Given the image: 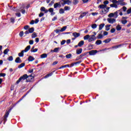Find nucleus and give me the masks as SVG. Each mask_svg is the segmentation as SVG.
<instances>
[{
    "label": "nucleus",
    "instance_id": "obj_6",
    "mask_svg": "<svg viewBox=\"0 0 131 131\" xmlns=\"http://www.w3.org/2000/svg\"><path fill=\"white\" fill-rule=\"evenodd\" d=\"M107 21L111 24H113L114 22H116V19H115V18H107Z\"/></svg>",
    "mask_w": 131,
    "mask_h": 131
},
{
    "label": "nucleus",
    "instance_id": "obj_45",
    "mask_svg": "<svg viewBox=\"0 0 131 131\" xmlns=\"http://www.w3.org/2000/svg\"><path fill=\"white\" fill-rule=\"evenodd\" d=\"M86 55V53H83V54H81L79 56V59H81L82 57H83L84 56Z\"/></svg>",
    "mask_w": 131,
    "mask_h": 131
},
{
    "label": "nucleus",
    "instance_id": "obj_12",
    "mask_svg": "<svg viewBox=\"0 0 131 131\" xmlns=\"http://www.w3.org/2000/svg\"><path fill=\"white\" fill-rule=\"evenodd\" d=\"M81 53H82V49L80 48L76 50V54H77V55H80Z\"/></svg>",
    "mask_w": 131,
    "mask_h": 131
},
{
    "label": "nucleus",
    "instance_id": "obj_56",
    "mask_svg": "<svg viewBox=\"0 0 131 131\" xmlns=\"http://www.w3.org/2000/svg\"><path fill=\"white\" fill-rule=\"evenodd\" d=\"M55 32H56V33H59L60 32H61V30L56 29L55 30Z\"/></svg>",
    "mask_w": 131,
    "mask_h": 131
},
{
    "label": "nucleus",
    "instance_id": "obj_8",
    "mask_svg": "<svg viewBox=\"0 0 131 131\" xmlns=\"http://www.w3.org/2000/svg\"><path fill=\"white\" fill-rule=\"evenodd\" d=\"M15 63H22V60L20 57H18L15 59Z\"/></svg>",
    "mask_w": 131,
    "mask_h": 131
},
{
    "label": "nucleus",
    "instance_id": "obj_10",
    "mask_svg": "<svg viewBox=\"0 0 131 131\" xmlns=\"http://www.w3.org/2000/svg\"><path fill=\"white\" fill-rule=\"evenodd\" d=\"M88 12H83L82 13H81L80 16L79 17V19L82 18L83 17H84V16L86 15V14H88Z\"/></svg>",
    "mask_w": 131,
    "mask_h": 131
},
{
    "label": "nucleus",
    "instance_id": "obj_7",
    "mask_svg": "<svg viewBox=\"0 0 131 131\" xmlns=\"http://www.w3.org/2000/svg\"><path fill=\"white\" fill-rule=\"evenodd\" d=\"M73 35L74 37L77 38V37H79V36H80V33L77 32H74L73 33Z\"/></svg>",
    "mask_w": 131,
    "mask_h": 131
},
{
    "label": "nucleus",
    "instance_id": "obj_47",
    "mask_svg": "<svg viewBox=\"0 0 131 131\" xmlns=\"http://www.w3.org/2000/svg\"><path fill=\"white\" fill-rule=\"evenodd\" d=\"M5 77L6 76V73H0V77Z\"/></svg>",
    "mask_w": 131,
    "mask_h": 131
},
{
    "label": "nucleus",
    "instance_id": "obj_1",
    "mask_svg": "<svg viewBox=\"0 0 131 131\" xmlns=\"http://www.w3.org/2000/svg\"><path fill=\"white\" fill-rule=\"evenodd\" d=\"M25 79H26V82H30V81H31V79H28V75H27V74H24L20 77L18 80L16 81L15 84H18L22 80H25Z\"/></svg>",
    "mask_w": 131,
    "mask_h": 131
},
{
    "label": "nucleus",
    "instance_id": "obj_9",
    "mask_svg": "<svg viewBox=\"0 0 131 131\" xmlns=\"http://www.w3.org/2000/svg\"><path fill=\"white\" fill-rule=\"evenodd\" d=\"M34 57H33V56H30L28 58V60L29 61V62H32V61H34Z\"/></svg>",
    "mask_w": 131,
    "mask_h": 131
},
{
    "label": "nucleus",
    "instance_id": "obj_61",
    "mask_svg": "<svg viewBox=\"0 0 131 131\" xmlns=\"http://www.w3.org/2000/svg\"><path fill=\"white\" fill-rule=\"evenodd\" d=\"M45 15V14L42 13H40V14H39V17H42V16H43Z\"/></svg>",
    "mask_w": 131,
    "mask_h": 131
},
{
    "label": "nucleus",
    "instance_id": "obj_3",
    "mask_svg": "<svg viewBox=\"0 0 131 131\" xmlns=\"http://www.w3.org/2000/svg\"><path fill=\"white\" fill-rule=\"evenodd\" d=\"M97 39V37L95 36V35H90L89 39L88 40L89 42L92 41H94V40H96Z\"/></svg>",
    "mask_w": 131,
    "mask_h": 131
},
{
    "label": "nucleus",
    "instance_id": "obj_19",
    "mask_svg": "<svg viewBox=\"0 0 131 131\" xmlns=\"http://www.w3.org/2000/svg\"><path fill=\"white\" fill-rule=\"evenodd\" d=\"M50 12L51 13V16L54 15V14H55V12H54V9L53 8H50Z\"/></svg>",
    "mask_w": 131,
    "mask_h": 131
},
{
    "label": "nucleus",
    "instance_id": "obj_51",
    "mask_svg": "<svg viewBox=\"0 0 131 131\" xmlns=\"http://www.w3.org/2000/svg\"><path fill=\"white\" fill-rule=\"evenodd\" d=\"M16 16L17 17H21V13L20 12L17 13L15 14Z\"/></svg>",
    "mask_w": 131,
    "mask_h": 131
},
{
    "label": "nucleus",
    "instance_id": "obj_24",
    "mask_svg": "<svg viewBox=\"0 0 131 131\" xmlns=\"http://www.w3.org/2000/svg\"><path fill=\"white\" fill-rule=\"evenodd\" d=\"M102 43V40H97L96 41V45H97V46H99V45H101Z\"/></svg>",
    "mask_w": 131,
    "mask_h": 131
},
{
    "label": "nucleus",
    "instance_id": "obj_21",
    "mask_svg": "<svg viewBox=\"0 0 131 131\" xmlns=\"http://www.w3.org/2000/svg\"><path fill=\"white\" fill-rule=\"evenodd\" d=\"M83 38H84V40H87L88 39L89 40L90 39V35H86L84 36Z\"/></svg>",
    "mask_w": 131,
    "mask_h": 131
},
{
    "label": "nucleus",
    "instance_id": "obj_49",
    "mask_svg": "<svg viewBox=\"0 0 131 131\" xmlns=\"http://www.w3.org/2000/svg\"><path fill=\"white\" fill-rule=\"evenodd\" d=\"M131 13V8L127 10V14H130Z\"/></svg>",
    "mask_w": 131,
    "mask_h": 131
},
{
    "label": "nucleus",
    "instance_id": "obj_22",
    "mask_svg": "<svg viewBox=\"0 0 131 131\" xmlns=\"http://www.w3.org/2000/svg\"><path fill=\"white\" fill-rule=\"evenodd\" d=\"M111 41V38H108L103 41V42H105V43H108V42H110Z\"/></svg>",
    "mask_w": 131,
    "mask_h": 131
},
{
    "label": "nucleus",
    "instance_id": "obj_5",
    "mask_svg": "<svg viewBox=\"0 0 131 131\" xmlns=\"http://www.w3.org/2000/svg\"><path fill=\"white\" fill-rule=\"evenodd\" d=\"M40 11L41 12H44L46 14L47 13H48V12H50V9L47 10L44 7H41L40 8Z\"/></svg>",
    "mask_w": 131,
    "mask_h": 131
},
{
    "label": "nucleus",
    "instance_id": "obj_23",
    "mask_svg": "<svg viewBox=\"0 0 131 131\" xmlns=\"http://www.w3.org/2000/svg\"><path fill=\"white\" fill-rule=\"evenodd\" d=\"M35 37H37V35L36 33L34 32L33 34H32V38H35Z\"/></svg>",
    "mask_w": 131,
    "mask_h": 131
},
{
    "label": "nucleus",
    "instance_id": "obj_27",
    "mask_svg": "<svg viewBox=\"0 0 131 131\" xmlns=\"http://www.w3.org/2000/svg\"><path fill=\"white\" fill-rule=\"evenodd\" d=\"M97 38H98V39H102V38H103V35L101 34H98V36L97 37Z\"/></svg>",
    "mask_w": 131,
    "mask_h": 131
},
{
    "label": "nucleus",
    "instance_id": "obj_28",
    "mask_svg": "<svg viewBox=\"0 0 131 131\" xmlns=\"http://www.w3.org/2000/svg\"><path fill=\"white\" fill-rule=\"evenodd\" d=\"M67 28V26H64L60 30L61 32H63V31H65Z\"/></svg>",
    "mask_w": 131,
    "mask_h": 131
},
{
    "label": "nucleus",
    "instance_id": "obj_33",
    "mask_svg": "<svg viewBox=\"0 0 131 131\" xmlns=\"http://www.w3.org/2000/svg\"><path fill=\"white\" fill-rule=\"evenodd\" d=\"M72 55L71 54H69L66 56L67 59H70L72 57Z\"/></svg>",
    "mask_w": 131,
    "mask_h": 131
},
{
    "label": "nucleus",
    "instance_id": "obj_43",
    "mask_svg": "<svg viewBox=\"0 0 131 131\" xmlns=\"http://www.w3.org/2000/svg\"><path fill=\"white\" fill-rule=\"evenodd\" d=\"M24 28L25 29V30H27V29H29V28H30V27H29L28 25H27L25 26Z\"/></svg>",
    "mask_w": 131,
    "mask_h": 131
},
{
    "label": "nucleus",
    "instance_id": "obj_62",
    "mask_svg": "<svg viewBox=\"0 0 131 131\" xmlns=\"http://www.w3.org/2000/svg\"><path fill=\"white\" fill-rule=\"evenodd\" d=\"M70 42H71V40L70 39H68L67 40V43L68 45L69 43H70Z\"/></svg>",
    "mask_w": 131,
    "mask_h": 131
},
{
    "label": "nucleus",
    "instance_id": "obj_57",
    "mask_svg": "<svg viewBox=\"0 0 131 131\" xmlns=\"http://www.w3.org/2000/svg\"><path fill=\"white\" fill-rule=\"evenodd\" d=\"M28 72L29 73H32L33 72V69L29 70Z\"/></svg>",
    "mask_w": 131,
    "mask_h": 131
},
{
    "label": "nucleus",
    "instance_id": "obj_38",
    "mask_svg": "<svg viewBox=\"0 0 131 131\" xmlns=\"http://www.w3.org/2000/svg\"><path fill=\"white\" fill-rule=\"evenodd\" d=\"M65 67H69V64L62 66L59 68V69H61V68H65Z\"/></svg>",
    "mask_w": 131,
    "mask_h": 131
},
{
    "label": "nucleus",
    "instance_id": "obj_37",
    "mask_svg": "<svg viewBox=\"0 0 131 131\" xmlns=\"http://www.w3.org/2000/svg\"><path fill=\"white\" fill-rule=\"evenodd\" d=\"M113 14H114V16H115V18H117V17H118V12L117 11L115 12Z\"/></svg>",
    "mask_w": 131,
    "mask_h": 131
},
{
    "label": "nucleus",
    "instance_id": "obj_64",
    "mask_svg": "<svg viewBox=\"0 0 131 131\" xmlns=\"http://www.w3.org/2000/svg\"><path fill=\"white\" fill-rule=\"evenodd\" d=\"M103 35H108V32L104 31V32H103Z\"/></svg>",
    "mask_w": 131,
    "mask_h": 131
},
{
    "label": "nucleus",
    "instance_id": "obj_4",
    "mask_svg": "<svg viewBox=\"0 0 131 131\" xmlns=\"http://www.w3.org/2000/svg\"><path fill=\"white\" fill-rule=\"evenodd\" d=\"M98 53V51L97 50H91L89 52V55L90 56H93L94 55H96Z\"/></svg>",
    "mask_w": 131,
    "mask_h": 131
},
{
    "label": "nucleus",
    "instance_id": "obj_58",
    "mask_svg": "<svg viewBox=\"0 0 131 131\" xmlns=\"http://www.w3.org/2000/svg\"><path fill=\"white\" fill-rule=\"evenodd\" d=\"M48 77H50V74H48L47 75L44 76V78H48Z\"/></svg>",
    "mask_w": 131,
    "mask_h": 131
},
{
    "label": "nucleus",
    "instance_id": "obj_34",
    "mask_svg": "<svg viewBox=\"0 0 131 131\" xmlns=\"http://www.w3.org/2000/svg\"><path fill=\"white\" fill-rule=\"evenodd\" d=\"M91 27H92V28H93V29H95L97 28V24H93L91 26Z\"/></svg>",
    "mask_w": 131,
    "mask_h": 131
},
{
    "label": "nucleus",
    "instance_id": "obj_30",
    "mask_svg": "<svg viewBox=\"0 0 131 131\" xmlns=\"http://www.w3.org/2000/svg\"><path fill=\"white\" fill-rule=\"evenodd\" d=\"M25 66V63H22L20 65L18 66V68H22Z\"/></svg>",
    "mask_w": 131,
    "mask_h": 131
},
{
    "label": "nucleus",
    "instance_id": "obj_31",
    "mask_svg": "<svg viewBox=\"0 0 131 131\" xmlns=\"http://www.w3.org/2000/svg\"><path fill=\"white\" fill-rule=\"evenodd\" d=\"M110 7H111V8H117V5L115 4H113L110 5Z\"/></svg>",
    "mask_w": 131,
    "mask_h": 131
},
{
    "label": "nucleus",
    "instance_id": "obj_36",
    "mask_svg": "<svg viewBox=\"0 0 131 131\" xmlns=\"http://www.w3.org/2000/svg\"><path fill=\"white\" fill-rule=\"evenodd\" d=\"M73 5H77V4H78V0H74L73 2Z\"/></svg>",
    "mask_w": 131,
    "mask_h": 131
},
{
    "label": "nucleus",
    "instance_id": "obj_53",
    "mask_svg": "<svg viewBox=\"0 0 131 131\" xmlns=\"http://www.w3.org/2000/svg\"><path fill=\"white\" fill-rule=\"evenodd\" d=\"M33 42H34V41H33V40H30L29 41V44L30 45H33Z\"/></svg>",
    "mask_w": 131,
    "mask_h": 131
},
{
    "label": "nucleus",
    "instance_id": "obj_16",
    "mask_svg": "<svg viewBox=\"0 0 131 131\" xmlns=\"http://www.w3.org/2000/svg\"><path fill=\"white\" fill-rule=\"evenodd\" d=\"M24 51L22 50L20 53H18L19 57H24Z\"/></svg>",
    "mask_w": 131,
    "mask_h": 131
},
{
    "label": "nucleus",
    "instance_id": "obj_26",
    "mask_svg": "<svg viewBox=\"0 0 131 131\" xmlns=\"http://www.w3.org/2000/svg\"><path fill=\"white\" fill-rule=\"evenodd\" d=\"M116 29L118 31H120V30H121V27L120 26V25H118L117 27H116Z\"/></svg>",
    "mask_w": 131,
    "mask_h": 131
},
{
    "label": "nucleus",
    "instance_id": "obj_14",
    "mask_svg": "<svg viewBox=\"0 0 131 131\" xmlns=\"http://www.w3.org/2000/svg\"><path fill=\"white\" fill-rule=\"evenodd\" d=\"M48 57V54L44 53L40 55L41 59H45V58H47Z\"/></svg>",
    "mask_w": 131,
    "mask_h": 131
},
{
    "label": "nucleus",
    "instance_id": "obj_11",
    "mask_svg": "<svg viewBox=\"0 0 131 131\" xmlns=\"http://www.w3.org/2000/svg\"><path fill=\"white\" fill-rule=\"evenodd\" d=\"M30 48H31L30 45H29V46H28L25 49V50H23V51H24V52L25 53H26V52H28V51H29V50H30Z\"/></svg>",
    "mask_w": 131,
    "mask_h": 131
},
{
    "label": "nucleus",
    "instance_id": "obj_46",
    "mask_svg": "<svg viewBox=\"0 0 131 131\" xmlns=\"http://www.w3.org/2000/svg\"><path fill=\"white\" fill-rule=\"evenodd\" d=\"M24 34V32L23 31H21L20 33H19V36L20 37H22V36H23V35Z\"/></svg>",
    "mask_w": 131,
    "mask_h": 131
},
{
    "label": "nucleus",
    "instance_id": "obj_15",
    "mask_svg": "<svg viewBox=\"0 0 131 131\" xmlns=\"http://www.w3.org/2000/svg\"><path fill=\"white\" fill-rule=\"evenodd\" d=\"M111 26V25H106L105 26V30L106 31H108V30H110V27Z\"/></svg>",
    "mask_w": 131,
    "mask_h": 131
},
{
    "label": "nucleus",
    "instance_id": "obj_39",
    "mask_svg": "<svg viewBox=\"0 0 131 131\" xmlns=\"http://www.w3.org/2000/svg\"><path fill=\"white\" fill-rule=\"evenodd\" d=\"M119 47H121V45H119L116 46H113L112 47V49H117V48H119Z\"/></svg>",
    "mask_w": 131,
    "mask_h": 131
},
{
    "label": "nucleus",
    "instance_id": "obj_60",
    "mask_svg": "<svg viewBox=\"0 0 131 131\" xmlns=\"http://www.w3.org/2000/svg\"><path fill=\"white\" fill-rule=\"evenodd\" d=\"M66 4H67L68 5H71V1H66Z\"/></svg>",
    "mask_w": 131,
    "mask_h": 131
},
{
    "label": "nucleus",
    "instance_id": "obj_2",
    "mask_svg": "<svg viewBox=\"0 0 131 131\" xmlns=\"http://www.w3.org/2000/svg\"><path fill=\"white\" fill-rule=\"evenodd\" d=\"M12 110V109H10L8 111H7L4 116V124H5L6 122L7 121V120H8V119H7V118H8V116H9V114H10V112H11V111Z\"/></svg>",
    "mask_w": 131,
    "mask_h": 131
},
{
    "label": "nucleus",
    "instance_id": "obj_54",
    "mask_svg": "<svg viewBox=\"0 0 131 131\" xmlns=\"http://www.w3.org/2000/svg\"><path fill=\"white\" fill-rule=\"evenodd\" d=\"M111 33H114L115 32V29L114 28H113L111 30Z\"/></svg>",
    "mask_w": 131,
    "mask_h": 131
},
{
    "label": "nucleus",
    "instance_id": "obj_29",
    "mask_svg": "<svg viewBox=\"0 0 131 131\" xmlns=\"http://www.w3.org/2000/svg\"><path fill=\"white\" fill-rule=\"evenodd\" d=\"M59 50L60 48H56L54 49L53 52H54V53H58Z\"/></svg>",
    "mask_w": 131,
    "mask_h": 131
},
{
    "label": "nucleus",
    "instance_id": "obj_35",
    "mask_svg": "<svg viewBox=\"0 0 131 131\" xmlns=\"http://www.w3.org/2000/svg\"><path fill=\"white\" fill-rule=\"evenodd\" d=\"M7 60H8V61H13L14 59L13 58V56H11L7 58Z\"/></svg>",
    "mask_w": 131,
    "mask_h": 131
},
{
    "label": "nucleus",
    "instance_id": "obj_40",
    "mask_svg": "<svg viewBox=\"0 0 131 131\" xmlns=\"http://www.w3.org/2000/svg\"><path fill=\"white\" fill-rule=\"evenodd\" d=\"M59 13L60 14H64V10L62 8H61L59 10Z\"/></svg>",
    "mask_w": 131,
    "mask_h": 131
},
{
    "label": "nucleus",
    "instance_id": "obj_42",
    "mask_svg": "<svg viewBox=\"0 0 131 131\" xmlns=\"http://www.w3.org/2000/svg\"><path fill=\"white\" fill-rule=\"evenodd\" d=\"M108 17L110 18H112V17H114V14L113 13H111L108 15Z\"/></svg>",
    "mask_w": 131,
    "mask_h": 131
},
{
    "label": "nucleus",
    "instance_id": "obj_63",
    "mask_svg": "<svg viewBox=\"0 0 131 131\" xmlns=\"http://www.w3.org/2000/svg\"><path fill=\"white\" fill-rule=\"evenodd\" d=\"M126 7L125 6L123 7V10L124 12H125L126 11Z\"/></svg>",
    "mask_w": 131,
    "mask_h": 131
},
{
    "label": "nucleus",
    "instance_id": "obj_32",
    "mask_svg": "<svg viewBox=\"0 0 131 131\" xmlns=\"http://www.w3.org/2000/svg\"><path fill=\"white\" fill-rule=\"evenodd\" d=\"M58 7H59V3H56L54 4V9H57V8H58Z\"/></svg>",
    "mask_w": 131,
    "mask_h": 131
},
{
    "label": "nucleus",
    "instance_id": "obj_20",
    "mask_svg": "<svg viewBox=\"0 0 131 131\" xmlns=\"http://www.w3.org/2000/svg\"><path fill=\"white\" fill-rule=\"evenodd\" d=\"M34 31V28L32 27L29 29V32L30 33H33V32Z\"/></svg>",
    "mask_w": 131,
    "mask_h": 131
},
{
    "label": "nucleus",
    "instance_id": "obj_48",
    "mask_svg": "<svg viewBox=\"0 0 131 131\" xmlns=\"http://www.w3.org/2000/svg\"><path fill=\"white\" fill-rule=\"evenodd\" d=\"M103 4L104 5L106 6V5H108L109 4V1H105L103 2Z\"/></svg>",
    "mask_w": 131,
    "mask_h": 131
},
{
    "label": "nucleus",
    "instance_id": "obj_52",
    "mask_svg": "<svg viewBox=\"0 0 131 131\" xmlns=\"http://www.w3.org/2000/svg\"><path fill=\"white\" fill-rule=\"evenodd\" d=\"M122 24H126V23H127V20H122Z\"/></svg>",
    "mask_w": 131,
    "mask_h": 131
},
{
    "label": "nucleus",
    "instance_id": "obj_59",
    "mask_svg": "<svg viewBox=\"0 0 131 131\" xmlns=\"http://www.w3.org/2000/svg\"><path fill=\"white\" fill-rule=\"evenodd\" d=\"M38 22H39V20L38 19V18H36L35 21V24H37Z\"/></svg>",
    "mask_w": 131,
    "mask_h": 131
},
{
    "label": "nucleus",
    "instance_id": "obj_18",
    "mask_svg": "<svg viewBox=\"0 0 131 131\" xmlns=\"http://www.w3.org/2000/svg\"><path fill=\"white\" fill-rule=\"evenodd\" d=\"M105 26V24H101L99 25V30H102L103 27Z\"/></svg>",
    "mask_w": 131,
    "mask_h": 131
},
{
    "label": "nucleus",
    "instance_id": "obj_17",
    "mask_svg": "<svg viewBox=\"0 0 131 131\" xmlns=\"http://www.w3.org/2000/svg\"><path fill=\"white\" fill-rule=\"evenodd\" d=\"M99 8H100V9H105V8H107V5H100Z\"/></svg>",
    "mask_w": 131,
    "mask_h": 131
},
{
    "label": "nucleus",
    "instance_id": "obj_55",
    "mask_svg": "<svg viewBox=\"0 0 131 131\" xmlns=\"http://www.w3.org/2000/svg\"><path fill=\"white\" fill-rule=\"evenodd\" d=\"M10 21L11 22H12V23H14V22H15V18H14L13 17L11 18L10 19Z\"/></svg>",
    "mask_w": 131,
    "mask_h": 131
},
{
    "label": "nucleus",
    "instance_id": "obj_13",
    "mask_svg": "<svg viewBox=\"0 0 131 131\" xmlns=\"http://www.w3.org/2000/svg\"><path fill=\"white\" fill-rule=\"evenodd\" d=\"M83 45H84V41L81 40L78 43V47H82Z\"/></svg>",
    "mask_w": 131,
    "mask_h": 131
},
{
    "label": "nucleus",
    "instance_id": "obj_44",
    "mask_svg": "<svg viewBox=\"0 0 131 131\" xmlns=\"http://www.w3.org/2000/svg\"><path fill=\"white\" fill-rule=\"evenodd\" d=\"M65 11H69L70 10V8L68 6L64 7Z\"/></svg>",
    "mask_w": 131,
    "mask_h": 131
},
{
    "label": "nucleus",
    "instance_id": "obj_50",
    "mask_svg": "<svg viewBox=\"0 0 131 131\" xmlns=\"http://www.w3.org/2000/svg\"><path fill=\"white\" fill-rule=\"evenodd\" d=\"M65 42H66V40H63L61 42V45L63 46V45L65 44Z\"/></svg>",
    "mask_w": 131,
    "mask_h": 131
},
{
    "label": "nucleus",
    "instance_id": "obj_41",
    "mask_svg": "<svg viewBox=\"0 0 131 131\" xmlns=\"http://www.w3.org/2000/svg\"><path fill=\"white\" fill-rule=\"evenodd\" d=\"M37 51H38V49L37 48H36V49H34L33 50H31V52L32 53H35V52H37Z\"/></svg>",
    "mask_w": 131,
    "mask_h": 131
},
{
    "label": "nucleus",
    "instance_id": "obj_25",
    "mask_svg": "<svg viewBox=\"0 0 131 131\" xmlns=\"http://www.w3.org/2000/svg\"><path fill=\"white\" fill-rule=\"evenodd\" d=\"M9 51H10V49H5L3 52L4 55H7V54H8V53H9Z\"/></svg>",
    "mask_w": 131,
    "mask_h": 131
}]
</instances>
